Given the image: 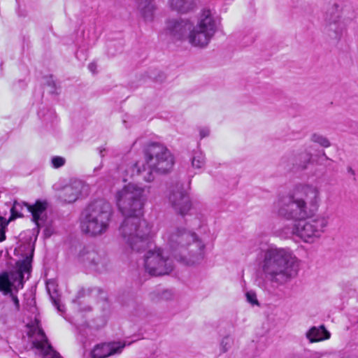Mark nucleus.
<instances>
[{
	"instance_id": "cd10ccee",
	"label": "nucleus",
	"mask_w": 358,
	"mask_h": 358,
	"mask_svg": "<svg viewBox=\"0 0 358 358\" xmlns=\"http://www.w3.org/2000/svg\"><path fill=\"white\" fill-rule=\"evenodd\" d=\"M8 224L6 218L0 217V242L6 239L5 230Z\"/></svg>"
},
{
	"instance_id": "9b49d317",
	"label": "nucleus",
	"mask_w": 358,
	"mask_h": 358,
	"mask_svg": "<svg viewBox=\"0 0 358 358\" xmlns=\"http://www.w3.org/2000/svg\"><path fill=\"white\" fill-rule=\"evenodd\" d=\"M167 199L173 209L182 216L186 215L192 208L189 196L181 185L172 187L167 194Z\"/></svg>"
},
{
	"instance_id": "7ed1b4c3",
	"label": "nucleus",
	"mask_w": 358,
	"mask_h": 358,
	"mask_svg": "<svg viewBox=\"0 0 358 358\" xmlns=\"http://www.w3.org/2000/svg\"><path fill=\"white\" fill-rule=\"evenodd\" d=\"M321 203V190L315 184L296 185L277 203L279 216L294 221L310 218L318 210Z\"/></svg>"
},
{
	"instance_id": "c756f323",
	"label": "nucleus",
	"mask_w": 358,
	"mask_h": 358,
	"mask_svg": "<svg viewBox=\"0 0 358 358\" xmlns=\"http://www.w3.org/2000/svg\"><path fill=\"white\" fill-rule=\"evenodd\" d=\"M247 301L251 303L252 306L259 305L258 300L257 299L256 293L253 291H248L245 294Z\"/></svg>"
},
{
	"instance_id": "2f4dec72",
	"label": "nucleus",
	"mask_w": 358,
	"mask_h": 358,
	"mask_svg": "<svg viewBox=\"0 0 358 358\" xmlns=\"http://www.w3.org/2000/svg\"><path fill=\"white\" fill-rule=\"evenodd\" d=\"M210 134V129L208 127L199 128V135L201 138L208 136Z\"/></svg>"
},
{
	"instance_id": "7c9ffc66",
	"label": "nucleus",
	"mask_w": 358,
	"mask_h": 358,
	"mask_svg": "<svg viewBox=\"0 0 358 358\" xmlns=\"http://www.w3.org/2000/svg\"><path fill=\"white\" fill-rule=\"evenodd\" d=\"M324 354L317 351L306 350L304 352L303 358H322Z\"/></svg>"
},
{
	"instance_id": "5701e85b",
	"label": "nucleus",
	"mask_w": 358,
	"mask_h": 358,
	"mask_svg": "<svg viewBox=\"0 0 358 358\" xmlns=\"http://www.w3.org/2000/svg\"><path fill=\"white\" fill-rule=\"evenodd\" d=\"M324 19L327 25L341 19L339 15V5L338 3H334L329 6L326 11Z\"/></svg>"
},
{
	"instance_id": "bb28decb",
	"label": "nucleus",
	"mask_w": 358,
	"mask_h": 358,
	"mask_svg": "<svg viewBox=\"0 0 358 358\" xmlns=\"http://www.w3.org/2000/svg\"><path fill=\"white\" fill-rule=\"evenodd\" d=\"M233 343L232 339L229 336H225L220 343V352L222 353L227 352L231 347Z\"/></svg>"
},
{
	"instance_id": "4be33fe9",
	"label": "nucleus",
	"mask_w": 358,
	"mask_h": 358,
	"mask_svg": "<svg viewBox=\"0 0 358 358\" xmlns=\"http://www.w3.org/2000/svg\"><path fill=\"white\" fill-rule=\"evenodd\" d=\"M47 290L49 293L51 301L59 312H64V307L60 303L59 295L56 289V285L54 280H50L46 283Z\"/></svg>"
},
{
	"instance_id": "20e7f679",
	"label": "nucleus",
	"mask_w": 358,
	"mask_h": 358,
	"mask_svg": "<svg viewBox=\"0 0 358 358\" xmlns=\"http://www.w3.org/2000/svg\"><path fill=\"white\" fill-rule=\"evenodd\" d=\"M162 238L173 257L185 264L194 265L203 259L205 245L194 231L171 226Z\"/></svg>"
},
{
	"instance_id": "393cba45",
	"label": "nucleus",
	"mask_w": 358,
	"mask_h": 358,
	"mask_svg": "<svg viewBox=\"0 0 358 358\" xmlns=\"http://www.w3.org/2000/svg\"><path fill=\"white\" fill-rule=\"evenodd\" d=\"M205 164V156L203 153L199 150L195 151L193 153L192 158V166L193 168L200 169L203 167Z\"/></svg>"
},
{
	"instance_id": "1a4fd4ad",
	"label": "nucleus",
	"mask_w": 358,
	"mask_h": 358,
	"mask_svg": "<svg viewBox=\"0 0 358 358\" xmlns=\"http://www.w3.org/2000/svg\"><path fill=\"white\" fill-rule=\"evenodd\" d=\"M216 24L212 12L203 10L196 25L192 24L188 34V42L193 46L206 47L216 32Z\"/></svg>"
},
{
	"instance_id": "f257e3e1",
	"label": "nucleus",
	"mask_w": 358,
	"mask_h": 358,
	"mask_svg": "<svg viewBox=\"0 0 358 358\" xmlns=\"http://www.w3.org/2000/svg\"><path fill=\"white\" fill-rule=\"evenodd\" d=\"M145 187L129 182L115 194L117 206L125 217L119 228V234L126 245V252H139L148 248L143 256L145 271L152 275L169 274L173 269V260L162 248L149 245L148 238L151 227L141 218L146 202Z\"/></svg>"
},
{
	"instance_id": "2eb2a0df",
	"label": "nucleus",
	"mask_w": 358,
	"mask_h": 358,
	"mask_svg": "<svg viewBox=\"0 0 358 358\" xmlns=\"http://www.w3.org/2000/svg\"><path fill=\"white\" fill-rule=\"evenodd\" d=\"M124 347L125 343L120 342L99 344L91 351V358H106L120 354Z\"/></svg>"
},
{
	"instance_id": "aec40b11",
	"label": "nucleus",
	"mask_w": 358,
	"mask_h": 358,
	"mask_svg": "<svg viewBox=\"0 0 358 358\" xmlns=\"http://www.w3.org/2000/svg\"><path fill=\"white\" fill-rule=\"evenodd\" d=\"M171 9L180 13H187L195 6L194 0H169Z\"/></svg>"
},
{
	"instance_id": "f03ea898",
	"label": "nucleus",
	"mask_w": 358,
	"mask_h": 358,
	"mask_svg": "<svg viewBox=\"0 0 358 358\" xmlns=\"http://www.w3.org/2000/svg\"><path fill=\"white\" fill-rule=\"evenodd\" d=\"M301 261L289 248L270 246L262 252L258 263L257 285L271 292L296 277Z\"/></svg>"
},
{
	"instance_id": "f3484780",
	"label": "nucleus",
	"mask_w": 358,
	"mask_h": 358,
	"mask_svg": "<svg viewBox=\"0 0 358 358\" xmlns=\"http://www.w3.org/2000/svg\"><path fill=\"white\" fill-rule=\"evenodd\" d=\"M47 202L37 201L34 205L28 207V212L32 215V220L38 228L46 217Z\"/></svg>"
},
{
	"instance_id": "f8f14e48",
	"label": "nucleus",
	"mask_w": 358,
	"mask_h": 358,
	"mask_svg": "<svg viewBox=\"0 0 358 358\" xmlns=\"http://www.w3.org/2000/svg\"><path fill=\"white\" fill-rule=\"evenodd\" d=\"M80 260L90 269L101 272L106 269L107 260L103 252L92 246L87 247L80 253Z\"/></svg>"
},
{
	"instance_id": "9d476101",
	"label": "nucleus",
	"mask_w": 358,
	"mask_h": 358,
	"mask_svg": "<svg viewBox=\"0 0 358 358\" xmlns=\"http://www.w3.org/2000/svg\"><path fill=\"white\" fill-rule=\"evenodd\" d=\"M27 327L29 329L28 335L34 338L32 345L37 350V354L42 358H63L49 343L38 319L28 324Z\"/></svg>"
},
{
	"instance_id": "39448f33",
	"label": "nucleus",
	"mask_w": 358,
	"mask_h": 358,
	"mask_svg": "<svg viewBox=\"0 0 358 358\" xmlns=\"http://www.w3.org/2000/svg\"><path fill=\"white\" fill-rule=\"evenodd\" d=\"M173 164V157L165 145L152 143L145 150V161L131 164L125 171L131 178L139 175L144 181L150 182L155 179V172L166 173L172 169Z\"/></svg>"
},
{
	"instance_id": "c9c22d12",
	"label": "nucleus",
	"mask_w": 358,
	"mask_h": 358,
	"mask_svg": "<svg viewBox=\"0 0 358 358\" xmlns=\"http://www.w3.org/2000/svg\"><path fill=\"white\" fill-rule=\"evenodd\" d=\"M341 358H358V357L357 355H351L343 356Z\"/></svg>"
},
{
	"instance_id": "f704fd0d",
	"label": "nucleus",
	"mask_w": 358,
	"mask_h": 358,
	"mask_svg": "<svg viewBox=\"0 0 358 358\" xmlns=\"http://www.w3.org/2000/svg\"><path fill=\"white\" fill-rule=\"evenodd\" d=\"M0 321L2 322V324H6L8 322V315L1 314L0 315Z\"/></svg>"
},
{
	"instance_id": "423d86ee",
	"label": "nucleus",
	"mask_w": 358,
	"mask_h": 358,
	"mask_svg": "<svg viewBox=\"0 0 358 358\" xmlns=\"http://www.w3.org/2000/svg\"><path fill=\"white\" fill-rule=\"evenodd\" d=\"M112 216L111 204L103 199L96 200L89 204L82 213L80 229L83 234L90 237L102 236L108 231Z\"/></svg>"
},
{
	"instance_id": "4c0bfd02",
	"label": "nucleus",
	"mask_w": 358,
	"mask_h": 358,
	"mask_svg": "<svg viewBox=\"0 0 358 358\" xmlns=\"http://www.w3.org/2000/svg\"><path fill=\"white\" fill-rule=\"evenodd\" d=\"M100 169H101V166H99V167H97V168H95V169H94V171H97V170H99Z\"/></svg>"
},
{
	"instance_id": "e433bc0d",
	"label": "nucleus",
	"mask_w": 358,
	"mask_h": 358,
	"mask_svg": "<svg viewBox=\"0 0 358 358\" xmlns=\"http://www.w3.org/2000/svg\"><path fill=\"white\" fill-rule=\"evenodd\" d=\"M103 151H105V148H99V152L101 157H103Z\"/></svg>"
},
{
	"instance_id": "c85d7f7f",
	"label": "nucleus",
	"mask_w": 358,
	"mask_h": 358,
	"mask_svg": "<svg viewBox=\"0 0 358 358\" xmlns=\"http://www.w3.org/2000/svg\"><path fill=\"white\" fill-rule=\"evenodd\" d=\"M65 159L59 156H55L51 159L52 166L55 169H58L63 166L65 164Z\"/></svg>"
},
{
	"instance_id": "6e6552de",
	"label": "nucleus",
	"mask_w": 358,
	"mask_h": 358,
	"mask_svg": "<svg viewBox=\"0 0 358 358\" xmlns=\"http://www.w3.org/2000/svg\"><path fill=\"white\" fill-rule=\"evenodd\" d=\"M17 271L10 273H3L0 275V291L4 294H10L12 301L14 303L17 310L20 309V302L17 296L14 294L11 288L16 289L22 288L24 276L28 279L31 273V260L27 257L21 262L17 263Z\"/></svg>"
},
{
	"instance_id": "a878e982",
	"label": "nucleus",
	"mask_w": 358,
	"mask_h": 358,
	"mask_svg": "<svg viewBox=\"0 0 358 358\" xmlns=\"http://www.w3.org/2000/svg\"><path fill=\"white\" fill-rule=\"evenodd\" d=\"M310 139L313 142L318 143L324 148H328L331 145V143L328 138L320 134H313L311 136Z\"/></svg>"
},
{
	"instance_id": "ddd939ff",
	"label": "nucleus",
	"mask_w": 358,
	"mask_h": 358,
	"mask_svg": "<svg viewBox=\"0 0 358 358\" xmlns=\"http://www.w3.org/2000/svg\"><path fill=\"white\" fill-rule=\"evenodd\" d=\"M88 185L80 180H74L66 185L59 193V198L66 203L76 201L83 194H87Z\"/></svg>"
},
{
	"instance_id": "473e14b6",
	"label": "nucleus",
	"mask_w": 358,
	"mask_h": 358,
	"mask_svg": "<svg viewBox=\"0 0 358 358\" xmlns=\"http://www.w3.org/2000/svg\"><path fill=\"white\" fill-rule=\"evenodd\" d=\"M172 296V293L171 291L169 290H164L162 294V299L168 300L171 299Z\"/></svg>"
},
{
	"instance_id": "b1692460",
	"label": "nucleus",
	"mask_w": 358,
	"mask_h": 358,
	"mask_svg": "<svg viewBox=\"0 0 358 358\" xmlns=\"http://www.w3.org/2000/svg\"><path fill=\"white\" fill-rule=\"evenodd\" d=\"M30 205L26 202L15 201L13 203V205L10 209L11 216H10V220L15 219L16 217H22L23 216V212H22L24 208H27V210H28V207Z\"/></svg>"
},
{
	"instance_id": "412c9836",
	"label": "nucleus",
	"mask_w": 358,
	"mask_h": 358,
	"mask_svg": "<svg viewBox=\"0 0 358 358\" xmlns=\"http://www.w3.org/2000/svg\"><path fill=\"white\" fill-rule=\"evenodd\" d=\"M141 13L145 20L152 21L154 17V13L156 10V6L153 1L143 0L139 4Z\"/></svg>"
},
{
	"instance_id": "72a5a7b5",
	"label": "nucleus",
	"mask_w": 358,
	"mask_h": 358,
	"mask_svg": "<svg viewBox=\"0 0 358 358\" xmlns=\"http://www.w3.org/2000/svg\"><path fill=\"white\" fill-rule=\"evenodd\" d=\"M96 67H97V66L94 62H92V63L89 64V65H88L89 70L93 73H96Z\"/></svg>"
},
{
	"instance_id": "dca6fc26",
	"label": "nucleus",
	"mask_w": 358,
	"mask_h": 358,
	"mask_svg": "<svg viewBox=\"0 0 358 358\" xmlns=\"http://www.w3.org/2000/svg\"><path fill=\"white\" fill-rule=\"evenodd\" d=\"M352 19L345 17L327 26L329 36L338 41L345 40L348 36V25Z\"/></svg>"
},
{
	"instance_id": "4468645a",
	"label": "nucleus",
	"mask_w": 358,
	"mask_h": 358,
	"mask_svg": "<svg viewBox=\"0 0 358 358\" xmlns=\"http://www.w3.org/2000/svg\"><path fill=\"white\" fill-rule=\"evenodd\" d=\"M192 27V23L188 20H171L167 22V30L175 40L187 39Z\"/></svg>"
},
{
	"instance_id": "a211bd4d",
	"label": "nucleus",
	"mask_w": 358,
	"mask_h": 358,
	"mask_svg": "<svg viewBox=\"0 0 358 358\" xmlns=\"http://www.w3.org/2000/svg\"><path fill=\"white\" fill-rule=\"evenodd\" d=\"M306 336L310 343H317L329 339L331 333L322 324L310 328L306 333Z\"/></svg>"
},
{
	"instance_id": "0eeeda50",
	"label": "nucleus",
	"mask_w": 358,
	"mask_h": 358,
	"mask_svg": "<svg viewBox=\"0 0 358 358\" xmlns=\"http://www.w3.org/2000/svg\"><path fill=\"white\" fill-rule=\"evenodd\" d=\"M328 218L317 215L313 219L299 221L292 226H286L279 230V235L284 238L295 236L306 243H313L321 238L328 226Z\"/></svg>"
},
{
	"instance_id": "6ab92c4d",
	"label": "nucleus",
	"mask_w": 358,
	"mask_h": 358,
	"mask_svg": "<svg viewBox=\"0 0 358 358\" xmlns=\"http://www.w3.org/2000/svg\"><path fill=\"white\" fill-rule=\"evenodd\" d=\"M312 155L307 151L298 153L292 159V164L294 169L298 170L306 169L310 162Z\"/></svg>"
}]
</instances>
